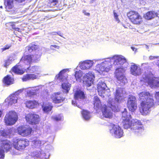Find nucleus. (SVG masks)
Wrapping results in <instances>:
<instances>
[{"mask_svg": "<svg viewBox=\"0 0 159 159\" xmlns=\"http://www.w3.org/2000/svg\"><path fill=\"white\" fill-rule=\"evenodd\" d=\"M140 101L139 110L141 114L146 116L150 113L151 109L154 107L155 102L152 95L148 91H142L139 94Z\"/></svg>", "mask_w": 159, "mask_h": 159, "instance_id": "obj_1", "label": "nucleus"}, {"mask_svg": "<svg viewBox=\"0 0 159 159\" xmlns=\"http://www.w3.org/2000/svg\"><path fill=\"white\" fill-rule=\"evenodd\" d=\"M113 64L116 66V69L114 72L115 77L121 83L125 84L127 82V79L123 74V68L122 65L126 62L125 59L121 56L115 55L112 57Z\"/></svg>", "mask_w": 159, "mask_h": 159, "instance_id": "obj_2", "label": "nucleus"}, {"mask_svg": "<svg viewBox=\"0 0 159 159\" xmlns=\"http://www.w3.org/2000/svg\"><path fill=\"white\" fill-rule=\"evenodd\" d=\"M128 119L122 120V123L125 129L130 128L131 132L136 135H140L144 130L141 121L137 119Z\"/></svg>", "mask_w": 159, "mask_h": 159, "instance_id": "obj_3", "label": "nucleus"}, {"mask_svg": "<svg viewBox=\"0 0 159 159\" xmlns=\"http://www.w3.org/2000/svg\"><path fill=\"white\" fill-rule=\"evenodd\" d=\"M126 15L129 20L134 24L139 25L143 22L142 16L137 11L130 10L127 12Z\"/></svg>", "mask_w": 159, "mask_h": 159, "instance_id": "obj_4", "label": "nucleus"}, {"mask_svg": "<svg viewBox=\"0 0 159 159\" xmlns=\"http://www.w3.org/2000/svg\"><path fill=\"white\" fill-rule=\"evenodd\" d=\"M29 145V141L26 139H15L12 141V145L16 150L21 151L24 150Z\"/></svg>", "mask_w": 159, "mask_h": 159, "instance_id": "obj_5", "label": "nucleus"}, {"mask_svg": "<svg viewBox=\"0 0 159 159\" xmlns=\"http://www.w3.org/2000/svg\"><path fill=\"white\" fill-rule=\"evenodd\" d=\"M18 119V115L14 111H10L6 114L4 119L6 125L11 126L15 124Z\"/></svg>", "mask_w": 159, "mask_h": 159, "instance_id": "obj_6", "label": "nucleus"}, {"mask_svg": "<svg viewBox=\"0 0 159 159\" xmlns=\"http://www.w3.org/2000/svg\"><path fill=\"white\" fill-rule=\"evenodd\" d=\"M26 121L29 124L32 125L38 124L40 121L39 116L35 113H30L25 116Z\"/></svg>", "mask_w": 159, "mask_h": 159, "instance_id": "obj_7", "label": "nucleus"}, {"mask_svg": "<svg viewBox=\"0 0 159 159\" xmlns=\"http://www.w3.org/2000/svg\"><path fill=\"white\" fill-rule=\"evenodd\" d=\"M144 77H143L142 80L147 83L150 86L157 87L159 86V78L155 77H150L148 75H145Z\"/></svg>", "mask_w": 159, "mask_h": 159, "instance_id": "obj_8", "label": "nucleus"}, {"mask_svg": "<svg viewBox=\"0 0 159 159\" xmlns=\"http://www.w3.org/2000/svg\"><path fill=\"white\" fill-rule=\"evenodd\" d=\"M127 107L129 110L131 112H134L137 107L136 99L133 95H129L128 98Z\"/></svg>", "mask_w": 159, "mask_h": 159, "instance_id": "obj_9", "label": "nucleus"}, {"mask_svg": "<svg viewBox=\"0 0 159 159\" xmlns=\"http://www.w3.org/2000/svg\"><path fill=\"white\" fill-rule=\"evenodd\" d=\"M17 130L19 135L26 137L31 134L32 129L30 126L26 127L24 126H20L17 128Z\"/></svg>", "mask_w": 159, "mask_h": 159, "instance_id": "obj_10", "label": "nucleus"}, {"mask_svg": "<svg viewBox=\"0 0 159 159\" xmlns=\"http://www.w3.org/2000/svg\"><path fill=\"white\" fill-rule=\"evenodd\" d=\"M110 132L116 138H120L123 135V130L119 126L114 125Z\"/></svg>", "mask_w": 159, "mask_h": 159, "instance_id": "obj_11", "label": "nucleus"}, {"mask_svg": "<svg viewBox=\"0 0 159 159\" xmlns=\"http://www.w3.org/2000/svg\"><path fill=\"white\" fill-rule=\"evenodd\" d=\"M94 78V75L91 72H89L83 77V83L86 86L89 87L91 85L92 83H93Z\"/></svg>", "mask_w": 159, "mask_h": 159, "instance_id": "obj_12", "label": "nucleus"}, {"mask_svg": "<svg viewBox=\"0 0 159 159\" xmlns=\"http://www.w3.org/2000/svg\"><path fill=\"white\" fill-rule=\"evenodd\" d=\"M18 95L16 93L11 94L5 100V102L7 103L8 106H11L17 102Z\"/></svg>", "mask_w": 159, "mask_h": 159, "instance_id": "obj_13", "label": "nucleus"}, {"mask_svg": "<svg viewBox=\"0 0 159 159\" xmlns=\"http://www.w3.org/2000/svg\"><path fill=\"white\" fill-rule=\"evenodd\" d=\"M11 143L10 141L7 139L0 140V148L4 151L7 152L11 149Z\"/></svg>", "mask_w": 159, "mask_h": 159, "instance_id": "obj_14", "label": "nucleus"}, {"mask_svg": "<svg viewBox=\"0 0 159 159\" xmlns=\"http://www.w3.org/2000/svg\"><path fill=\"white\" fill-rule=\"evenodd\" d=\"M33 56L34 55L33 54L24 55L20 60V62L24 63L26 62L28 63L29 65H30L33 62V60L34 61H35L39 59V58L33 59Z\"/></svg>", "mask_w": 159, "mask_h": 159, "instance_id": "obj_15", "label": "nucleus"}, {"mask_svg": "<svg viewBox=\"0 0 159 159\" xmlns=\"http://www.w3.org/2000/svg\"><path fill=\"white\" fill-rule=\"evenodd\" d=\"M52 102L55 103H60L62 102L65 98L62 97L60 92L55 93L51 97Z\"/></svg>", "mask_w": 159, "mask_h": 159, "instance_id": "obj_16", "label": "nucleus"}, {"mask_svg": "<svg viewBox=\"0 0 159 159\" xmlns=\"http://www.w3.org/2000/svg\"><path fill=\"white\" fill-rule=\"evenodd\" d=\"M106 84L103 82H99L98 85L97 90L98 95L102 97H104L103 95L105 93Z\"/></svg>", "mask_w": 159, "mask_h": 159, "instance_id": "obj_17", "label": "nucleus"}, {"mask_svg": "<svg viewBox=\"0 0 159 159\" xmlns=\"http://www.w3.org/2000/svg\"><path fill=\"white\" fill-rule=\"evenodd\" d=\"M93 105L94 109L97 110H101L103 107L100 100L97 96H95L93 98Z\"/></svg>", "mask_w": 159, "mask_h": 159, "instance_id": "obj_18", "label": "nucleus"}, {"mask_svg": "<svg viewBox=\"0 0 159 159\" xmlns=\"http://www.w3.org/2000/svg\"><path fill=\"white\" fill-rule=\"evenodd\" d=\"M130 73L134 76H137L141 73V70L139 67L135 64L131 65L130 67Z\"/></svg>", "mask_w": 159, "mask_h": 159, "instance_id": "obj_19", "label": "nucleus"}, {"mask_svg": "<svg viewBox=\"0 0 159 159\" xmlns=\"http://www.w3.org/2000/svg\"><path fill=\"white\" fill-rule=\"evenodd\" d=\"M19 63L16 64L13 66L11 69L10 72L11 73H13L16 75H22L25 72V70L19 67L20 65Z\"/></svg>", "mask_w": 159, "mask_h": 159, "instance_id": "obj_20", "label": "nucleus"}, {"mask_svg": "<svg viewBox=\"0 0 159 159\" xmlns=\"http://www.w3.org/2000/svg\"><path fill=\"white\" fill-rule=\"evenodd\" d=\"M25 107L29 109H33L36 108L39 105L37 101L35 100H27L25 103Z\"/></svg>", "mask_w": 159, "mask_h": 159, "instance_id": "obj_21", "label": "nucleus"}, {"mask_svg": "<svg viewBox=\"0 0 159 159\" xmlns=\"http://www.w3.org/2000/svg\"><path fill=\"white\" fill-rule=\"evenodd\" d=\"M2 82L5 85L9 86L14 83V79L10 75H7L3 78Z\"/></svg>", "mask_w": 159, "mask_h": 159, "instance_id": "obj_22", "label": "nucleus"}, {"mask_svg": "<svg viewBox=\"0 0 159 159\" xmlns=\"http://www.w3.org/2000/svg\"><path fill=\"white\" fill-rule=\"evenodd\" d=\"M101 110L104 117L109 118H111L112 117V113L107 109L106 105H103V107Z\"/></svg>", "mask_w": 159, "mask_h": 159, "instance_id": "obj_23", "label": "nucleus"}, {"mask_svg": "<svg viewBox=\"0 0 159 159\" xmlns=\"http://www.w3.org/2000/svg\"><path fill=\"white\" fill-rule=\"evenodd\" d=\"M85 98V94L83 91L80 90L75 91L74 94V98L76 100L84 99Z\"/></svg>", "mask_w": 159, "mask_h": 159, "instance_id": "obj_24", "label": "nucleus"}, {"mask_svg": "<svg viewBox=\"0 0 159 159\" xmlns=\"http://www.w3.org/2000/svg\"><path fill=\"white\" fill-rule=\"evenodd\" d=\"M5 7L7 11H11L14 7L13 0H4Z\"/></svg>", "mask_w": 159, "mask_h": 159, "instance_id": "obj_25", "label": "nucleus"}, {"mask_svg": "<svg viewBox=\"0 0 159 159\" xmlns=\"http://www.w3.org/2000/svg\"><path fill=\"white\" fill-rule=\"evenodd\" d=\"M37 76L33 74H27L23 76L21 78L23 81H26L31 80H34L37 79Z\"/></svg>", "mask_w": 159, "mask_h": 159, "instance_id": "obj_26", "label": "nucleus"}, {"mask_svg": "<svg viewBox=\"0 0 159 159\" xmlns=\"http://www.w3.org/2000/svg\"><path fill=\"white\" fill-rule=\"evenodd\" d=\"M156 16V12L154 11H149L144 14L143 17L147 20H150L154 18Z\"/></svg>", "mask_w": 159, "mask_h": 159, "instance_id": "obj_27", "label": "nucleus"}, {"mask_svg": "<svg viewBox=\"0 0 159 159\" xmlns=\"http://www.w3.org/2000/svg\"><path fill=\"white\" fill-rule=\"evenodd\" d=\"M93 65V62L91 61H86L83 62L81 64V69H89Z\"/></svg>", "mask_w": 159, "mask_h": 159, "instance_id": "obj_28", "label": "nucleus"}, {"mask_svg": "<svg viewBox=\"0 0 159 159\" xmlns=\"http://www.w3.org/2000/svg\"><path fill=\"white\" fill-rule=\"evenodd\" d=\"M109 68V66L107 62L102 63L99 67L100 71L101 72H108Z\"/></svg>", "mask_w": 159, "mask_h": 159, "instance_id": "obj_29", "label": "nucleus"}, {"mask_svg": "<svg viewBox=\"0 0 159 159\" xmlns=\"http://www.w3.org/2000/svg\"><path fill=\"white\" fill-rule=\"evenodd\" d=\"M26 48L29 52H31L39 49V46L37 45L31 43L27 46Z\"/></svg>", "mask_w": 159, "mask_h": 159, "instance_id": "obj_30", "label": "nucleus"}, {"mask_svg": "<svg viewBox=\"0 0 159 159\" xmlns=\"http://www.w3.org/2000/svg\"><path fill=\"white\" fill-rule=\"evenodd\" d=\"M121 115V120H122L128 119H131V116L128 113L126 108H125L124 111L122 112Z\"/></svg>", "mask_w": 159, "mask_h": 159, "instance_id": "obj_31", "label": "nucleus"}, {"mask_svg": "<svg viewBox=\"0 0 159 159\" xmlns=\"http://www.w3.org/2000/svg\"><path fill=\"white\" fill-rule=\"evenodd\" d=\"M65 72L64 70H62L61 71L59 74L56 75V79L57 80H59L61 81H63L65 80H66V77L64 75Z\"/></svg>", "mask_w": 159, "mask_h": 159, "instance_id": "obj_32", "label": "nucleus"}, {"mask_svg": "<svg viewBox=\"0 0 159 159\" xmlns=\"http://www.w3.org/2000/svg\"><path fill=\"white\" fill-rule=\"evenodd\" d=\"M71 85L68 82L64 83L61 84V87L62 89L64 90L66 93H68L70 90Z\"/></svg>", "mask_w": 159, "mask_h": 159, "instance_id": "obj_33", "label": "nucleus"}, {"mask_svg": "<svg viewBox=\"0 0 159 159\" xmlns=\"http://www.w3.org/2000/svg\"><path fill=\"white\" fill-rule=\"evenodd\" d=\"M81 114L83 117L86 120H88L90 118V112L87 110H82L81 111Z\"/></svg>", "mask_w": 159, "mask_h": 159, "instance_id": "obj_34", "label": "nucleus"}, {"mask_svg": "<svg viewBox=\"0 0 159 159\" xmlns=\"http://www.w3.org/2000/svg\"><path fill=\"white\" fill-rule=\"evenodd\" d=\"M53 107L51 104L49 103H47L42 106L43 110L45 112H48L50 111Z\"/></svg>", "mask_w": 159, "mask_h": 159, "instance_id": "obj_35", "label": "nucleus"}, {"mask_svg": "<svg viewBox=\"0 0 159 159\" xmlns=\"http://www.w3.org/2000/svg\"><path fill=\"white\" fill-rule=\"evenodd\" d=\"M123 98L120 95V93L118 90H116L115 97V100L118 102H120L123 100Z\"/></svg>", "mask_w": 159, "mask_h": 159, "instance_id": "obj_36", "label": "nucleus"}, {"mask_svg": "<svg viewBox=\"0 0 159 159\" xmlns=\"http://www.w3.org/2000/svg\"><path fill=\"white\" fill-rule=\"evenodd\" d=\"M38 66H31L30 65L27 68V70L32 73H34L38 71Z\"/></svg>", "mask_w": 159, "mask_h": 159, "instance_id": "obj_37", "label": "nucleus"}, {"mask_svg": "<svg viewBox=\"0 0 159 159\" xmlns=\"http://www.w3.org/2000/svg\"><path fill=\"white\" fill-rule=\"evenodd\" d=\"M149 58L151 60L157 59L156 61L153 62V64L159 68V56H150L149 57Z\"/></svg>", "mask_w": 159, "mask_h": 159, "instance_id": "obj_38", "label": "nucleus"}, {"mask_svg": "<svg viewBox=\"0 0 159 159\" xmlns=\"http://www.w3.org/2000/svg\"><path fill=\"white\" fill-rule=\"evenodd\" d=\"M58 0H48V5L52 7L56 5L58 2Z\"/></svg>", "mask_w": 159, "mask_h": 159, "instance_id": "obj_39", "label": "nucleus"}, {"mask_svg": "<svg viewBox=\"0 0 159 159\" xmlns=\"http://www.w3.org/2000/svg\"><path fill=\"white\" fill-rule=\"evenodd\" d=\"M75 77L76 80L80 79L82 76V73L81 70L76 71L75 75Z\"/></svg>", "mask_w": 159, "mask_h": 159, "instance_id": "obj_40", "label": "nucleus"}, {"mask_svg": "<svg viewBox=\"0 0 159 159\" xmlns=\"http://www.w3.org/2000/svg\"><path fill=\"white\" fill-rule=\"evenodd\" d=\"M11 46V44H7L5 46L1 48V50L2 52L9 49Z\"/></svg>", "mask_w": 159, "mask_h": 159, "instance_id": "obj_41", "label": "nucleus"}, {"mask_svg": "<svg viewBox=\"0 0 159 159\" xmlns=\"http://www.w3.org/2000/svg\"><path fill=\"white\" fill-rule=\"evenodd\" d=\"M1 136L6 137L9 135L8 133L5 130H2L1 132Z\"/></svg>", "mask_w": 159, "mask_h": 159, "instance_id": "obj_42", "label": "nucleus"}, {"mask_svg": "<svg viewBox=\"0 0 159 159\" xmlns=\"http://www.w3.org/2000/svg\"><path fill=\"white\" fill-rule=\"evenodd\" d=\"M113 14L114 17L116 21H117L118 22H120V20L118 18V16L117 15V14L115 12V11H113Z\"/></svg>", "mask_w": 159, "mask_h": 159, "instance_id": "obj_43", "label": "nucleus"}, {"mask_svg": "<svg viewBox=\"0 0 159 159\" xmlns=\"http://www.w3.org/2000/svg\"><path fill=\"white\" fill-rule=\"evenodd\" d=\"M155 98L157 100L156 102L157 103L159 102V92H156Z\"/></svg>", "mask_w": 159, "mask_h": 159, "instance_id": "obj_44", "label": "nucleus"}, {"mask_svg": "<svg viewBox=\"0 0 159 159\" xmlns=\"http://www.w3.org/2000/svg\"><path fill=\"white\" fill-rule=\"evenodd\" d=\"M4 157V151L0 149V158H3Z\"/></svg>", "mask_w": 159, "mask_h": 159, "instance_id": "obj_45", "label": "nucleus"}, {"mask_svg": "<svg viewBox=\"0 0 159 159\" xmlns=\"http://www.w3.org/2000/svg\"><path fill=\"white\" fill-rule=\"evenodd\" d=\"M9 61H10L9 59H7L5 60V63L4 64V67L7 68V66H8L9 65Z\"/></svg>", "mask_w": 159, "mask_h": 159, "instance_id": "obj_46", "label": "nucleus"}, {"mask_svg": "<svg viewBox=\"0 0 159 159\" xmlns=\"http://www.w3.org/2000/svg\"><path fill=\"white\" fill-rule=\"evenodd\" d=\"M83 12L84 14L87 16H89L90 15V14L89 12H86L85 10H84L83 11Z\"/></svg>", "mask_w": 159, "mask_h": 159, "instance_id": "obj_47", "label": "nucleus"}, {"mask_svg": "<svg viewBox=\"0 0 159 159\" xmlns=\"http://www.w3.org/2000/svg\"><path fill=\"white\" fill-rule=\"evenodd\" d=\"M110 107L111 108L112 110H115L116 108V106H115L112 105V104L110 106Z\"/></svg>", "mask_w": 159, "mask_h": 159, "instance_id": "obj_48", "label": "nucleus"}, {"mask_svg": "<svg viewBox=\"0 0 159 159\" xmlns=\"http://www.w3.org/2000/svg\"><path fill=\"white\" fill-rule=\"evenodd\" d=\"M156 16H157L159 18V10L157 12H156Z\"/></svg>", "mask_w": 159, "mask_h": 159, "instance_id": "obj_49", "label": "nucleus"}, {"mask_svg": "<svg viewBox=\"0 0 159 159\" xmlns=\"http://www.w3.org/2000/svg\"><path fill=\"white\" fill-rule=\"evenodd\" d=\"M54 119L56 120H57V121L59 120H61V118H59L58 117H55L54 118Z\"/></svg>", "mask_w": 159, "mask_h": 159, "instance_id": "obj_50", "label": "nucleus"}, {"mask_svg": "<svg viewBox=\"0 0 159 159\" xmlns=\"http://www.w3.org/2000/svg\"><path fill=\"white\" fill-rule=\"evenodd\" d=\"M18 3L22 2L25 1V0H15Z\"/></svg>", "mask_w": 159, "mask_h": 159, "instance_id": "obj_51", "label": "nucleus"}, {"mask_svg": "<svg viewBox=\"0 0 159 159\" xmlns=\"http://www.w3.org/2000/svg\"><path fill=\"white\" fill-rule=\"evenodd\" d=\"M51 47H53L54 48H57V47H58V46H57L56 45H51Z\"/></svg>", "mask_w": 159, "mask_h": 159, "instance_id": "obj_52", "label": "nucleus"}, {"mask_svg": "<svg viewBox=\"0 0 159 159\" xmlns=\"http://www.w3.org/2000/svg\"><path fill=\"white\" fill-rule=\"evenodd\" d=\"M72 103L73 105H75L76 104H77L76 101H72Z\"/></svg>", "mask_w": 159, "mask_h": 159, "instance_id": "obj_53", "label": "nucleus"}, {"mask_svg": "<svg viewBox=\"0 0 159 159\" xmlns=\"http://www.w3.org/2000/svg\"><path fill=\"white\" fill-rule=\"evenodd\" d=\"M2 114V111L0 110V117H1Z\"/></svg>", "mask_w": 159, "mask_h": 159, "instance_id": "obj_54", "label": "nucleus"}, {"mask_svg": "<svg viewBox=\"0 0 159 159\" xmlns=\"http://www.w3.org/2000/svg\"><path fill=\"white\" fill-rule=\"evenodd\" d=\"M131 48L133 51H134L135 50H136V48L134 47H131Z\"/></svg>", "mask_w": 159, "mask_h": 159, "instance_id": "obj_55", "label": "nucleus"}, {"mask_svg": "<svg viewBox=\"0 0 159 159\" xmlns=\"http://www.w3.org/2000/svg\"><path fill=\"white\" fill-rule=\"evenodd\" d=\"M0 8H2H2L3 7H2V6H0Z\"/></svg>", "mask_w": 159, "mask_h": 159, "instance_id": "obj_56", "label": "nucleus"}, {"mask_svg": "<svg viewBox=\"0 0 159 159\" xmlns=\"http://www.w3.org/2000/svg\"><path fill=\"white\" fill-rule=\"evenodd\" d=\"M124 26L125 28H127V27H125V25H124Z\"/></svg>", "mask_w": 159, "mask_h": 159, "instance_id": "obj_57", "label": "nucleus"}, {"mask_svg": "<svg viewBox=\"0 0 159 159\" xmlns=\"http://www.w3.org/2000/svg\"><path fill=\"white\" fill-rule=\"evenodd\" d=\"M79 107V108H81H81H82V107Z\"/></svg>", "mask_w": 159, "mask_h": 159, "instance_id": "obj_58", "label": "nucleus"}]
</instances>
